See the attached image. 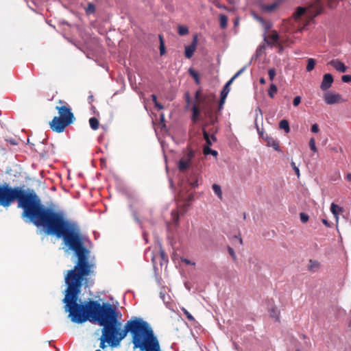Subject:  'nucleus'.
Returning a JSON list of instances; mask_svg holds the SVG:
<instances>
[{
	"mask_svg": "<svg viewBox=\"0 0 351 351\" xmlns=\"http://www.w3.org/2000/svg\"><path fill=\"white\" fill-rule=\"evenodd\" d=\"M83 271L75 275L69 282L62 300L64 311L69 313L71 321L76 324H83L86 321L97 322L103 326L101 336L99 338L101 349L107 346L117 347L121 341L131 334V342L134 349L140 351H161L159 341L149 324L143 319L132 317L128 320L123 329H121V313L112 304L97 300H91L79 304L77 302L81 289L84 284L89 286L87 278L94 274L95 263L88 264Z\"/></svg>",
	"mask_w": 351,
	"mask_h": 351,
	"instance_id": "f257e3e1",
	"label": "nucleus"
},
{
	"mask_svg": "<svg viewBox=\"0 0 351 351\" xmlns=\"http://www.w3.org/2000/svg\"><path fill=\"white\" fill-rule=\"evenodd\" d=\"M15 201H17L18 208L23 210V218L36 227L43 228L47 235L61 238L64 246L74 252L77 261L64 276L66 285L75 275L84 271L91 261H89L90 250L85 245L87 239L79 225L69 220L63 211L45 206L34 190L0 184V206L8 208Z\"/></svg>",
	"mask_w": 351,
	"mask_h": 351,
	"instance_id": "f03ea898",
	"label": "nucleus"
},
{
	"mask_svg": "<svg viewBox=\"0 0 351 351\" xmlns=\"http://www.w3.org/2000/svg\"><path fill=\"white\" fill-rule=\"evenodd\" d=\"M74 121L65 119L64 117H54L50 122L51 129L58 133L63 132L66 127L72 124Z\"/></svg>",
	"mask_w": 351,
	"mask_h": 351,
	"instance_id": "7ed1b4c3",
	"label": "nucleus"
},
{
	"mask_svg": "<svg viewBox=\"0 0 351 351\" xmlns=\"http://www.w3.org/2000/svg\"><path fill=\"white\" fill-rule=\"evenodd\" d=\"M195 156V152L191 148H187L185 153L180 159L178 168L180 171L184 172L189 169L191 165L192 159Z\"/></svg>",
	"mask_w": 351,
	"mask_h": 351,
	"instance_id": "20e7f679",
	"label": "nucleus"
},
{
	"mask_svg": "<svg viewBox=\"0 0 351 351\" xmlns=\"http://www.w3.org/2000/svg\"><path fill=\"white\" fill-rule=\"evenodd\" d=\"M58 104H61V106H57L56 109L58 110L59 114V117H64L65 119H69V120L74 121L75 118L74 117L73 113L71 112V109L69 106L63 100H58Z\"/></svg>",
	"mask_w": 351,
	"mask_h": 351,
	"instance_id": "39448f33",
	"label": "nucleus"
},
{
	"mask_svg": "<svg viewBox=\"0 0 351 351\" xmlns=\"http://www.w3.org/2000/svg\"><path fill=\"white\" fill-rule=\"evenodd\" d=\"M202 110L205 117L208 119L211 125H214L217 122V117L215 114L213 106L210 102H206L202 107Z\"/></svg>",
	"mask_w": 351,
	"mask_h": 351,
	"instance_id": "423d86ee",
	"label": "nucleus"
},
{
	"mask_svg": "<svg viewBox=\"0 0 351 351\" xmlns=\"http://www.w3.org/2000/svg\"><path fill=\"white\" fill-rule=\"evenodd\" d=\"M324 99L326 104L332 105L343 101L342 97L339 93L326 92L324 94Z\"/></svg>",
	"mask_w": 351,
	"mask_h": 351,
	"instance_id": "0eeeda50",
	"label": "nucleus"
},
{
	"mask_svg": "<svg viewBox=\"0 0 351 351\" xmlns=\"http://www.w3.org/2000/svg\"><path fill=\"white\" fill-rule=\"evenodd\" d=\"M246 69V66H243L242 69H241L239 71H238L234 76L224 86L223 90L221 92L220 97H222L223 98L227 97L228 94L230 92V85L233 82V81L237 78Z\"/></svg>",
	"mask_w": 351,
	"mask_h": 351,
	"instance_id": "6e6552de",
	"label": "nucleus"
},
{
	"mask_svg": "<svg viewBox=\"0 0 351 351\" xmlns=\"http://www.w3.org/2000/svg\"><path fill=\"white\" fill-rule=\"evenodd\" d=\"M197 36L195 35L192 43L189 45L185 46L184 56L186 58L190 59L193 56L197 48Z\"/></svg>",
	"mask_w": 351,
	"mask_h": 351,
	"instance_id": "1a4fd4ad",
	"label": "nucleus"
},
{
	"mask_svg": "<svg viewBox=\"0 0 351 351\" xmlns=\"http://www.w3.org/2000/svg\"><path fill=\"white\" fill-rule=\"evenodd\" d=\"M333 77L330 73H326L324 75L320 88L324 90H328L332 86L333 82Z\"/></svg>",
	"mask_w": 351,
	"mask_h": 351,
	"instance_id": "9d476101",
	"label": "nucleus"
},
{
	"mask_svg": "<svg viewBox=\"0 0 351 351\" xmlns=\"http://www.w3.org/2000/svg\"><path fill=\"white\" fill-rule=\"evenodd\" d=\"M328 64L337 71L341 73H345L348 69V67L344 64V63L339 60H332L330 61Z\"/></svg>",
	"mask_w": 351,
	"mask_h": 351,
	"instance_id": "9b49d317",
	"label": "nucleus"
},
{
	"mask_svg": "<svg viewBox=\"0 0 351 351\" xmlns=\"http://www.w3.org/2000/svg\"><path fill=\"white\" fill-rule=\"evenodd\" d=\"M260 134L263 138H265L268 146L272 147L276 151L280 150L279 143L276 140L271 136H268L267 135H266L265 138L263 132L260 133Z\"/></svg>",
	"mask_w": 351,
	"mask_h": 351,
	"instance_id": "f8f14e48",
	"label": "nucleus"
},
{
	"mask_svg": "<svg viewBox=\"0 0 351 351\" xmlns=\"http://www.w3.org/2000/svg\"><path fill=\"white\" fill-rule=\"evenodd\" d=\"M330 211L336 219V222L338 223L339 215L343 212V208L335 203H332L330 206Z\"/></svg>",
	"mask_w": 351,
	"mask_h": 351,
	"instance_id": "ddd939ff",
	"label": "nucleus"
},
{
	"mask_svg": "<svg viewBox=\"0 0 351 351\" xmlns=\"http://www.w3.org/2000/svg\"><path fill=\"white\" fill-rule=\"evenodd\" d=\"M279 40V36L276 31H273L271 34L267 38H265V41L267 45L275 44Z\"/></svg>",
	"mask_w": 351,
	"mask_h": 351,
	"instance_id": "4468645a",
	"label": "nucleus"
},
{
	"mask_svg": "<svg viewBox=\"0 0 351 351\" xmlns=\"http://www.w3.org/2000/svg\"><path fill=\"white\" fill-rule=\"evenodd\" d=\"M280 3V1L278 0V1H276L275 2L272 3L271 4L263 5L262 8L264 11L270 12L275 10L278 7Z\"/></svg>",
	"mask_w": 351,
	"mask_h": 351,
	"instance_id": "2eb2a0df",
	"label": "nucleus"
},
{
	"mask_svg": "<svg viewBox=\"0 0 351 351\" xmlns=\"http://www.w3.org/2000/svg\"><path fill=\"white\" fill-rule=\"evenodd\" d=\"M193 114H192V120L193 122H197L199 120L200 116V108L199 107L195 104L192 108Z\"/></svg>",
	"mask_w": 351,
	"mask_h": 351,
	"instance_id": "dca6fc26",
	"label": "nucleus"
},
{
	"mask_svg": "<svg viewBox=\"0 0 351 351\" xmlns=\"http://www.w3.org/2000/svg\"><path fill=\"white\" fill-rule=\"evenodd\" d=\"M306 12V9L303 7H298L296 11L293 14V17L295 21L299 20L302 16Z\"/></svg>",
	"mask_w": 351,
	"mask_h": 351,
	"instance_id": "f3484780",
	"label": "nucleus"
},
{
	"mask_svg": "<svg viewBox=\"0 0 351 351\" xmlns=\"http://www.w3.org/2000/svg\"><path fill=\"white\" fill-rule=\"evenodd\" d=\"M279 128L284 130L286 133H289L290 132L289 124L288 121L286 119H282L280 121Z\"/></svg>",
	"mask_w": 351,
	"mask_h": 351,
	"instance_id": "a211bd4d",
	"label": "nucleus"
},
{
	"mask_svg": "<svg viewBox=\"0 0 351 351\" xmlns=\"http://www.w3.org/2000/svg\"><path fill=\"white\" fill-rule=\"evenodd\" d=\"M189 73L194 79L195 83L197 84H199L200 80H199V75L198 73L196 71H195L193 69L190 68L189 69Z\"/></svg>",
	"mask_w": 351,
	"mask_h": 351,
	"instance_id": "6ab92c4d",
	"label": "nucleus"
},
{
	"mask_svg": "<svg viewBox=\"0 0 351 351\" xmlns=\"http://www.w3.org/2000/svg\"><path fill=\"white\" fill-rule=\"evenodd\" d=\"M159 40H160V56H163L166 53L165 46V41L163 36L161 34L158 35Z\"/></svg>",
	"mask_w": 351,
	"mask_h": 351,
	"instance_id": "aec40b11",
	"label": "nucleus"
},
{
	"mask_svg": "<svg viewBox=\"0 0 351 351\" xmlns=\"http://www.w3.org/2000/svg\"><path fill=\"white\" fill-rule=\"evenodd\" d=\"M89 124L90 128L94 130H96L99 128V123L98 119L95 117H91L89 119Z\"/></svg>",
	"mask_w": 351,
	"mask_h": 351,
	"instance_id": "412c9836",
	"label": "nucleus"
},
{
	"mask_svg": "<svg viewBox=\"0 0 351 351\" xmlns=\"http://www.w3.org/2000/svg\"><path fill=\"white\" fill-rule=\"evenodd\" d=\"M202 132H203L204 138L206 141V145L205 146H208V147L211 146L212 145V141H211V139L210 138V135L206 132V130H205L204 127L202 128Z\"/></svg>",
	"mask_w": 351,
	"mask_h": 351,
	"instance_id": "4be33fe9",
	"label": "nucleus"
},
{
	"mask_svg": "<svg viewBox=\"0 0 351 351\" xmlns=\"http://www.w3.org/2000/svg\"><path fill=\"white\" fill-rule=\"evenodd\" d=\"M96 10V7L93 3H88L87 7L85 8L86 14L89 15L94 14Z\"/></svg>",
	"mask_w": 351,
	"mask_h": 351,
	"instance_id": "5701e85b",
	"label": "nucleus"
},
{
	"mask_svg": "<svg viewBox=\"0 0 351 351\" xmlns=\"http://www.w3.org/2000/svg\"><path fill=\"white\" fill-rule=\"evenodd\" d=\"M213 190L215 193L217 195V197L221 199H222V191L221 189V186L217 184H214L212 186Z\"/></svg>",
	"mask_w": 351,
	"mask_h": 351,
	"instance_id": "b1692460",
	"label": "nucleus"
},
{
	"mask_svg": "<svg viewBox=\"0 0 351 351\" xmlns=\"http://www.w3.org/2000/svg\"><path fill=\"white\" fill-rule=\"evenodd\" d=\"M277 91H278L277 86L274 84H271L268 90V95L271 98L273 99L274 97L275 94L277 93Z\"/></svg>",
	"mask_w": 351,
	"mask_h": 351,
	"instance_id": "393cba45",
	"label": "nucleus"
},
{
	"mask_svg": "<svg viewBox=\"0 0 351 351\" xmlns=\"http://www.w3.org/2000/svg\"><path fill=\"white\" fill-rule=\"evenodd\" d=\"M219 23H220V26L221 28L224 29L227 27V24H228V18L226 15L224 14H221L219 16Z\"/></svg>",
	"mask_w": 351,
	"mask_h": 351,
	"instance_id": "a878e982",
	"label": "nucleus"
},
{
	"mask_svg": "<svg viewBox=\"0 0 351 351\" xmlns=\"http://www.w3.org/2000/svg\"><path fill=\"white\" fill-rule=\"evenodd\" d=\"M203 152L205 155L212 154L213 156H217V152L210 148L208 146H204Z\"/></svg>",
	"mask_w": 351,
	"mask_h": 351,
	"instance_id": "bb28decb",
	"label": "nucleus"
},
{
	"mask_svg": "<svg viewBox=\"0 0 351 351\" xmlns=\"http://www.w3.org/2000/svg\"><path fill=\"white\" fill-rule=\"evenodd\" d=\"M315 63L316 62L313 58H309L307 62L306 71L308 72L311 71L314 69Z\"/></svg>",
	"mask_w": 351,
	"mask_h": 351,
	"instance_id": "cd10ccee",
	"label": "nucleus"
},
{
	"mask_svg": "<svg viewBox=\"0 0 351 351\" xmlns=\"http://www.w3.org/2000/svg\"><path fill=\"white\" fill-rule=\"evenodd\" d=\"M178 34L180 36H184L189 33V29L186 26L179 25L178 27Z\"/></svg>",
	"mask_w": 351,
	"mask_h": 351,
	"instance_id": "c85d7f7f",
	"label": "nucleus"
},
{
	"mask_svg": "<svg viewBox=\"0 0 351 351\" xmlns=\"http://www.w3.org/2000/svg\"><path fill=\"white\" fill-rule=\"evenodd\" d=\"M182 311L184 313V314L186 315L188 320H189L191 322L195 321V318L193 317V316L186 309H185L184 308H182Z\"/></svg>",
	"mask_w": 351,
	"mask_h": 351,
	"instance_id": "c756f323",
	"label": "nucleus"
},
{
	"mask_svg": "<svg viewBox=\"0 0 351 351\" xmlns=\"http://www.w3.org/2000/svg\"><path fill=\"white\" fill-rule=\"evenodd\" d=\"M268 75H269V80L271 81H273L275 76H276V70L274 68H271L268 70Z\"/></svg>",
	"mask_w": 351,
	"mask_h": 351,
	"instance_id": "7c9ffc66",
	"label": "nucleus"
},
{
	"mask_svg": "<svg viewBox=\"0 0 351 351\" xmlns=\"http://www.w3.org/2000/svg\"><path fill=\"white\" fill-rule=\"evenodd\" d=\"M309 147L312 151L314 152H317V147L315 146V141L313 138H311L309 141Z\"/></svg>",
	"mask_w": 351,
	"mask_h": 351,
	"instance_id": "2f4dec72",
	"label": "nucleus"
},
{
	"mask_svg": "<svg viewBox=\"0 0 351 351\" xmlns=\"http://www.w3.org/2000/svg\"><path fill=\"white\" fill-rule=\"evenodd\" d=\"M300 220L302 223H306L309 219L308 215L304 213H301L300 214Z\"/></svg>",
	"mask_w": 351,
	"mask_h": 351,
	"instance_id": "473e14b6",
	"label": "nucleus"
},
{
	"mask_svg": "<svg viewBox=\"0 0 351 351\" xmlns=\"http://www.w3.org/2000/svg\"><path fill=\"white\" fill-rule=\"evenodd\" d=\"M228 253L230 254V255L231 256V257L232 258V259L234 260V261H237V256H236V254H235L233 248L228 246Z\"/></svg>",
	"mask_w": 351,
	"mask_h": 351,
	"instance_id": "72a5a7b5",
	"label": "nucleus"
},
{
	"mask_svg": "<svg viewBox=\"0 0 351 351\" xmlns=\"http://www.w3.org/2000/svg\"><path fill=\"white\" fill-rule=\"evenodd\" d=\"M291 165L293 169L294 170L295 174L297 175L298 178H299L300 176L299 168L296 166L295 163L293 161L291 162Z\"/></svg>",
	"mask_w": 351,
	"mask_h": 351,
	"instance_id": "f704fd0d",
	"label": "nucleus"
},
{
	"mask_svg": "<svg viewBox=\"0 0 351 351\" xmlns=\"http://www.w3.org/2000/svg\"><path fill=\"white\" fill-rule=\"evenodd\" d=\"M341 80L345 83L351 82V75H344L341 77Z\"/></svg>",
	"mask_w": 351,
	"mask_h": 351,
	"instance_id": "c9c22d12",
	"label": "nucleus"
},
{
	"mask_svg": "<svg viewBox=\"0 0 351 351\" xmlns=\"http://www.w3.org/2000/svg\"><path fill=\"white\" fill-rule=\"evenodd\" d=\"M225 101H226V98L220 97V100H219V106H218L219 111H220L223 108Z\"/></svg>",
	"mask_w": 351,
	"mask_h": 351,
	"instance_id": "e433bc0d",
	"label": "nucleus"
},
{
	"mask_svg": "<svg viewBox=\"0 0 351 351\" xmlns=\"http://www.w3.org/2000/svg\"><path fill=\"white\" fill-rule=\"evenodd\" d=\"M301 102V97L300 96H297L293 99V104L294 106H298Z\"/></svg>",
	"mask_w": 351,
	"mask_h": 351,
	"instance_id": "4c0bfd02",
	"label": "nucleus"
},
{
	"mask_svg": "<svg viewBox=\"0 0 351 351\" xmlns=\"http://www.w3.org/2000/svg\"><path fill=\"white\" fill-rule=\"evenodd\" d=\"M311 132L314 133H317L319 132V127L317 123H315L311 126Z\"/></svg>",
	"mask_w": 351,
	"mask_h": 351,
	"instance_id": "58836bf2",
	"label": "nucleus"
},
{
	"mask_svg": "<svg viewBox=\"0 0 351 351\" xmlns=\"http://www.w3.org/2000/svg\"><path fill=\"white\" fill-rule=\"evenodd\" d=\"M189 184L193 187V188H196L197 186V180L195 179L194 180H189Z\"/></svg>",
	"mask_w": 351,
	"mask_h": 351,
	"instance_id": "ea45409f",
	"label": "nucleus"
},
{
	"mask_svg": "<svg viewBox=\"0 0 351 351\" xmlns=\"http://www.w3.org/2000/svg\"><path fill=\"white\" fill-rule=\"evenodd\" d=\"M270 315L271 317H275L276 318V320H278V313L276 309H272Z\"/></svg>",
	"mask_w": 351,
	"mask_h": 351,
	"instance_id": "a19ab883",
	"label": "nucleus"
},
{
	"mask_svg": "<svg viewBox=\"0 0 351 351\" xmlns=\"http://www.w3.org/2000/svg\"><path fill=\"white\" fill-rule=\"evenodd\" d=\"M322 221L326 227L330 228L331 226L330 223L328 222L327 219H323Z\"/></svg>",
	"mask_w": 351,
	"mask_h": 351,
	"instance_id": "79ce46f5",
	"label": "nucleus"
},
{
	"mask_svg": "<svg viewBox=\"0 0 351 351\" xmlns=\"http://www.w3.org/2000/svg\"><path fill=\"white\" fill-rule=\"evenodd\" d=\"M152 101L155 104H156L158 101H157V97L155 95H152Z\"/></svg>",
	"mask_w": 351,
	"mask_h": 351,
	"instance_id": "37998d69",
	"label": "nucleus"
},
{
	"mask_svg": "<svg viewBox=\"0 0 351 351\" xmlns=\"http://www.w3.org/2000/svg\"><path fill=\"white\" fill-rule=\"evenodd\" d=\"M200 95H201V93H200V91H197L195 93V99L197 100H199V97H200Z\"/></svg>",
	"mask_w": 351,
	"mask_h": 351,
	"instance_id": "c03bdc74",
	"label": "nucleus"
},
{
	"mask_svg": "<svg viewBox=\"0 0 351 351\" xmlns=\"http://www.w3.org/2000/svg\"><path fill=\"white\" fill-rule=\"evenodd\" d=\"M210 138L211 139L212 143L215 142L217 141V138L215 136V134H212L211 136H210Z\"/></svg>",
	"mask_w": 351,
	"mask_h": 351,
	"instance_id": "a18cd8bd",
	"label": "nucleus"
},
{
	"mask_svg": "<svg viewBox=\"0 0 351 351\" xmlns=\"http://www.w3.org/2000/svg\"><path fill=\"white\" fill-rule=\"evenodd\" d=\"M155 106L160 110L163 108L162 105L158 104V102L156 104H155Z\"/></svg>",
	"mask_w": 351,
	"mask_h": 351,
	"instance_id": "49530a36",
	"label": "nucleus"
},
{
	"mask_svg": "<svg viewBox=\"0 0 351 351\" xmlns=\"http://www.w3.org/2000/svg\"><path fill=\"white\" fill-rule=\"evenodd\" d=\"M346 180L351 182V173H348L346 177Z\"/></svg>",
	"mask_w": 351,
	"mask_h": 351,
	"instance_id": "de8ad7c7",
	"label": "nucleus"
},
{
	"mask_svg": "<svg viewBox=\"0 0 351 351\" xmlns=\"http://www.w3.org/2000/svg\"><path fill=\"white\" fill-rule=\"evenodd\" d=\"M184 262L186 263L187 265H195L194 263H192L189 260L187 259H184Z\"/></svg>",
	"mask_w": 351,
	"mask_h": 351,
	"instance_id": "09e8293b",
	"label": "nucleus"
},
{
	"mask_svg": "<svg viewBox=\"0 0 351 351\" xmlns=\"http://www.w3.org/2000/svg\"><path fill=\"white\" fill-rule=\"evenodd\" d=\"M260 83H261V84H265V80L263 77H261V78L260 79Z\"/></svg>",
	"mask_w": 351,
	"mask_h": 351,
	"instance_id": "8fccbe9b",
	"label": "nucleus"
},
{
	"mask_svg": "<svg viewBox=\"0 0 351 351\" xmlns=\"http://www.w3.org/2000/svg\"><path fill=\"white\" fill-rule=\"evenodd\" d=\"M271 25L269 23H267V24L265 25V28H266V29H270V28H271Z\"/></svg>",
	"mask_w": 351,
	"mask_h": 351,
	"instance_id": "3c124183",
	"label": "nucleus"
},
{
	"mask_svg": "<svg viewBox=\"0 0 351 351\" xmlns=\"http://www.w3.org/2000/svg\"><path fill=\"white\" fill-rule=\"evenodd\" d=\"M259 112L261 114V110L259 108H258L256 110V112Z\"/></svg>",
	"mask_w": 351,
	"mask_h": 351,
	"instance_id": "603ef678",
	"label": "nucleus"
},
{
	"mask_svg": "<svg viewBox=\"0 0 351 351\" xmlns=\"http://www.w3.org/2000/svg\"><path fill=\"white\" fill-rule=\"evenodd\" d=\"M239 242H240L241 244H242L243 241H242L241 238L239 239Z\"/></svg>",
	"mask_w": 351,
	"mask_h": 351,
	"instance_id": "864d4df0",
	"label": "nucleus"
},
{
	"mask_svg": "<svg viewBox=\"0 0 351 351\" xmlns=\"http://www.w3.org/2000/svg\"><path fill=\"white\" fill-rule=\"evenodd\" d=\"M93 97V95H90V99H92Z\"/></svg>",
	"mask_w": 351,
	"mask_h": 351,
	"instance_id": "5fc2aeb1",
	"label": "nucleus"
},
{
	"mask_svg": "<svg viewBox=\"0 0 351 351\" xmlns=\"http://www.w3.org/2000/svg\"><path fill=\"white\" fill-rule=\"evenodd\" d=\"M93 97V95H90V99H92Z\"/></svg>",
	"mask_w": 351,
	"mask_h": 351,
	"instance_id": "6e6d98bb",
	"label": "nucleus"
},
{
	"mask_svg": "<svg viewBox=\"0 0 351 351\" xmlns=\"http://www.w3.org/2000/svg\"><path fill=\"white\" fill-rule=\"evenodd\" d=\"M295 351H300L299 349H297Z\"/></svg>",
	"mask_w": 351,
	"mask_h": 351,
	"instance_id": "4d7b16f0",
	"label": "nucleus"
},
{
	"mask_svg": "<svg viewBox=\"0 0 351 351\" xmlns=\"http://www.w3.org/2000/svg\"><path fill=\"white\" fill-rule=\"evenodd\" d=\"M95 351H100V350H95Z\"/></svg>",
	"mask_w": 351,
	"mask_h": 351,
	"instance_id": "13d9d810",
	"label": "nucleus"
}]
</instances>
